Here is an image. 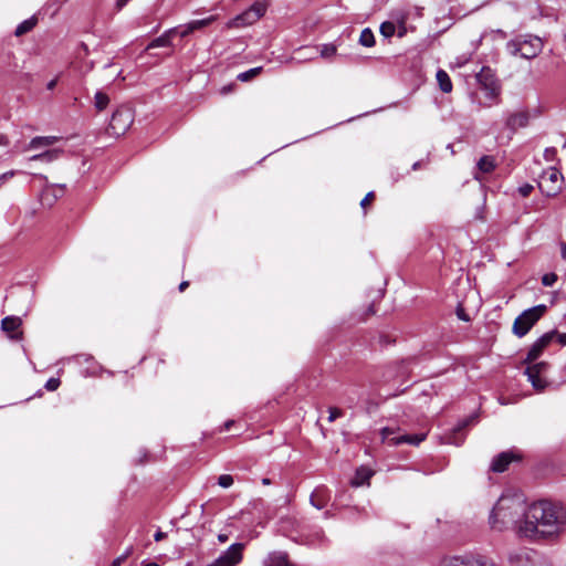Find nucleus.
Here are the masks:
<instances>
[{"label":"nucleus","mask_w":566,"mask_h":566,"mask_svg":"<svg viewBox=\"0 0 566 566\" xmlns=\"http://www.w3.org/2000/svg\"><path fill=\"white\" fill-rule=\"evenodd\" d=\"M563 186V176L556 168L543 171L538 180V188L547 197L556 196Z\"/></svg>","instance_id":"6e6552de"},{"label":"nucleus","mask_w":566,"mask_h":566,"mask_svg":"<svg viewBox=\"0 0 566 566\" xmlns=\"http://www.w3.org/2000/svg\"><path fill=\"white\" fill-rule=\"evenodd\" d=\"M21 325V319L15 316H7L1 322L2 329L10 335L12 339H18L20 333L18 332Z\"/></svg>","instance_id":"f3484780"},{"label":"nucleus","mask_w":566,"mask_h":566,"mask_svg":"<svg viewBox=\"0 0 566 566\" xmlns=\"http://www.w3.org/2000/svg\"><path fill=\"white\" fill-rule=\"evenodd\" d=\"M547 306L539 304L522 312L514 321L513 333L517 337L525 336L531 328L541 319L546 313Z\"/></svg>","instance_id":"39448f33"},{"label":"nucleus","mask_w":566,"mask_h":566,"mask_svg":"<svg viewBox=\"0 0 566 566\" xmlns=\"http://www.w3.org/2000/svg\"><path fill=\"white\" fill-rule=\"evenodd\" d=\"M134 122V113L127 106L118 107L112 115L107 133L111 136L119 137L124 135Z\"/></svg>","instance_id":"0eeeda50"},{"label":"nucleus","mask_w":566,"mask_h":566,"mask_svg":"<svg viewBox=\"0 0 566 566\" xmlns=\"http://www.w3.org/2000/svg\"><path fill=\"white\" fill-rule=\"evenodd\" d=\"M373 475V471L367 468H360L356 471V476L353 480L355 486H359L369 481Z\"/></svg>","instance_id":"b1692460"},{"label":"nucleus","mask_w":566,"mask_h":566,"mask_svg":"<svg viewBox=\"0 0 566 566\" xmlns=\"http://www.w3.org/2000/svg\"><path fill=\"white\" fill-rule=\"evenodd\" d=\"M553 333H545L530 347L527 355L524 359V364L527 365L525 375L528 381L537 391H543L548 382L546 380V374L548 370V364L541 361L535 363L544 353V350L552 344Z\"/></svg>","instance_id":"7ed1b4c3"},{"label":"nucleus","mask_w":566,"mask_h":566,"mask_svg":"<svg viewBox=\"0 0 566 566\" xmlns=\"http://www.w3.org/2000/svg\"><path fill=\"white\" fill-rule=\"evenodd\" d=\"M218 484L224 489L230 488L233 484L232 475H230V474L220 475L218 479Z\"/></svg>","instance_id":"72a5a7b5"},{"label":"nucleus","mask_w":566,"mask_h":566,"mask_svg":"<svg viewBox=\"0 0 566 566\" xmlns=\"http://www.w3.org/2000/svg\"><path fill=\"white\" fill-rule=\"evenodd\" d=\"M218 19V15L213 14V15H209L205 19H200V20H193V21H190L189 23H187L180 31H179V35L181 38H185L187 35H189L190 33L197 31V30H201L208 25H210L211 23H213L216 20Z\"/></svg>","instance_id":"2eb2a0df"},{"label":"nucleus","mask_w":566,"mask_h":566,"mask_svg":"<svg viewBox=\"0 0 566 566\" xmlns=\"http://www.w3.org/2000/svg\"><path fill=\"white\" fill-rule=\"evenodd\" d=\"M262 566H294L284 552H272L262 562Z\"/></svg>","instance_id":"dca6fc26"},{"label":"nucleus","mask_w":566,"mask_h":566,"mask_svg":"<svg viewBox=\"0 0 566 566\" xmlns=\"http://www.w3.org/2000/svg\"><path fill=\"white\" fill-rule=\"evenodd\" d=\"M562 254H563V256L566 255V245L565 244H563V247H562Z\"/></svg>","instance_id":"052dcab7"},{"label":"nucleus","mask_w":566,"mask_h":566,"mask_svg":"<svg viewBox=\"0 0 566 566\" xmlns=\"http://www.w3.org/2000/svg\"><path fill=\"white\" fill-rule=\"evenodd\" d=\"M437 566H496L493 559L483 555H448L439 559Z\"/></svg>","instance_id":"423d86ee"},{"label":"nucleus","mask_w":566,"mask_h":566,"mask_svg":"<svg viewBox=\"0 0 566 566\" xmlns=\"http://www.w3.org/2000/svg\"><path fill=\"white\" fill-rule=\"evenodd\" d=\"M374 198H375L374 192H373V191L368 192V193L365 196V198L360 201V207H361L363 209H365V208H366V206H367L368 203H370V202H371V200H374Z\"/></svg>","instance_id":"79ce46f5"},{"label":"nucleus","mask_w":566,"mask_h":566,"mask_svg":"<svg viewBox=\"0 0 566 566\" xmlns=\"http://www.w3.org/2000/svg\"><path fill=\"white\" fill-rule=\"evenodd\" d=\"M521 455L514 451H504L497 454L491 463V470L493 472L502 473L504 472L509 464L514 460H520Z\"/></svg>","instance_id":"4468645a"},{"label":"nucleus","mask_w":566,"mask_h":566,"mask_svg":"<svg viewBox=\"0 0 566 566\" xmlns=\"http://www.w3.org/2000/svg\"><path fill=\"white\" fill-rule=\"evenodd\" d=\"M458 317L464 322H468L469 321V316L465 314L464 310L463 308H458Z\"/></svg>","instance_id":"a18cd8bd"},{"label":"nucleus","mask_w":566,"mask_h":566,"mask_svg":"<svg viewBox=\"0 0 566 566\" xmlns=\"http://www.w3.org/2000/svg\"><path fill=\"white\" fill-rule=\"evenodd\" d=\"M476 81L485 91L488 98H496L501 91V85L495 76L494 71L489 66H483L476 74Z\"/></svg>","instance_id":"9d476101"},{"label":"nucleus","mask_w":566,"mask_h":566,"mask_svg":"<svg viewBox=\"0 0 566 566\" xmlns=\"http://www.w3.org/2000/svg\"><path fill=\"white\" fill-rule=\"evenodd\" d=\"M59 140L56 136H38L31 139L28 145V149H38L41 147H49L54 145Z\"/></svg>","instance_id":"412c9836"},{"label":"nucleus","mask_w":566,"mask_h":566,"mask_svg":"<svg viewBox=\"0 0 566 566\" xmlns=\"http://www.w3.org/2000/svg\"><path fill=\"white\" fill-rule=\"evenodd\" d=\"M557 281V275L555 273H546L542 276V284L544 286H553Z\"/></svg>","instance_id":"f704fd0d"},{"label":"nucleus","mask_w":566,"mask_h":566,"mask_svg":"<svg viewBox=\"0 0 566 566\" xmlns=\"http://www.w3.org/2000/svg\"><path fill=\"white\" fill-rule=\"evenodd\" d=\"M537 554L530 548H517L509 554L511 566H536Z\"/></svg>","instance_id":"f8f14e48"},{"label":"nucleus","mask_w":566,"mask_h":566,"mask_svg":"<svg viewBox=\"0 0 566 566\" xmlns=\"http://www.w3.org/2000/svg\"><path fill=\"white\" fill-rule=\"evenodd\" d=\"M395 31H396V27L392 22H384L381 23L380 25V33L385 36V38H390L395 34Z\"/></svg>","instance_id":"c756f323"},{"label":"nucleus","mask_w":566,"mask_h":566,"mask_svg":"<svg viewBox=\"0 0 566 566\" xmlns=\"http://www.w3.org/2000/svg\"><path fill=\"white\" fill-rule=\"evenodd\" d=\"M555 154H556V149H555V148H547V149L545 150V158H546L547 160H552V159H553V157L555 156Z\"/></svg>","instance_id":"c03bdc74"},{"label":"nucleus","mask_w":566,"mask_h":566,"mask_svg":"<svg viewBox=\"0 0 566 566\" xmlns=\"http://www.w3.org/2000/svg\"><path fill=\"white\" fill-rule=\"evenodd\" d=\"M329 500L328 491L325 486L316 488L311 494V503L318 510L326 506Z\"/></svg>","instance_id":"6ab92c4d"},{"label":"nucleus","mask_w":566,"mask_h":566,"mask_svg":"<svg viewBox=\"0 0 566 566\" xmlns=\"http://www.w3.org/2000/svg\"><path fill=\"white\" fill-rule=\"evenodd\" d=\"M328 412H329V416H328V421L329 422H333L335 421L337 418L342 417L344 413L340 409L336 408V407H331L328 409Z\"/></svg>","instance_id":"4c0bfd02"},{"label":"nucleus","mask_w":566,"mask_h":566,"mask_svg":"<svg viewBox=\"0 0 566 566\" xmlns=\"http://www.w3.org/2000/svg\"><path fill=\"white\" fill-rule=\"evenodd\" d=\"M56 84H57V77H55V78L51 80V81L46 84V88L51 91V90H53V88L56 86Z\"/></svg>","instance_id":"09e8293b"},{"label":"nucleus","mask_w":566,"mask_h":566,"mask_svg":"<svg viewBox=\"0 0 566 566\" xmlns=\"http://www.w3.org/2000/svg\"><path fill=\"white\" fill-rule=\"evenodd\" d=\"M228 535L227 534H219L218 535V539L220 543H226L228 541Z\"/></svg>","instance_id":"603ef678"},{"label":"nucleus","mask_w":566,"mask_h":566,"mask_svg":"<svg viewBox=\"0 0 566 566\" xmlns=\"http://www.w3.org/2000/svg\"><path fill=\"white\" fill-rule=\"evenodd\" d=\"M142 566H160V565L155 562H150V563L143 564Z\"/></svg>","instance_id":"4d7b16f0"},{"label":"nucleus","mask_w":566,"mask_h":566,"mask_svg":"<svg viewBox=\"0 0 566 566\" xmlns=\"http://www.w3.org/2000/svg\"><path fill=\"white\" fill-rule=\"evenodd\" d=\"M261 71H262L261 66L253 67V69H250L249 71L238 74L237 78L241 82H247V81L251 80L252 77L259 75L261 73Z\"/></svg>","instance_id":"c85d7f7f"},{"label":"nucleus","mask_w":566,"mask_h":566,"mask_svg":"<svg viewBox=\"0 0 566 566\" xmlns=\"http://www.w3.org/2000/svg\"><path fill=\"white\" fill-rule=\"evenodd\" d=\"M109 103V98L106 94H104L103 92H97L95 94V107L98 109V111H103L107 107Z\"/></svg>","instance_id":"cd10ccee"},{"label":"nucleus","mask_w":566,"mask_h":566,"mask_svg":"<svg viewBox=\"0 0 566 566\" xmlns=\"http://www.w3.org/2000/svg\"><path fill=\"white\" fill-rule=\"evenodd\" d=\"M484 206L478 208L476 210V213H475V219L478 220H484Z\"/></svg>","instance_id":"49530a36"},{"label":"nucleus","mask_w":566,"mask_h":566,"mask_svg":"<svg viewBox=\"0 0 566 566\" xmlns=\"http://www.w3.org/2000/svg\"><path fill=\"white\" fill-rule=\"evenodd\" d=\"M189 283L187 281H182L180 284H179V291L180 292H184L187 287H188Z\"/></svg>","instance_id":"3c124183"},{"label":"nucleus","mask_w":566,"mask_h":566,"mask_svg":"<svg viewBox=\"0 0 566 566\" xmlns=\"http://www.w3.org/2000/svg\"><path fill=\"white\" fill-rule=\"evenodd\" d=\"M543 41L533 34H520L510 40L505 49L512 56H520L525 60L536 57L543 51Z\"/></svg>","instance_id":"20e7f679"},{"label":"nucleus","mask_w":566,"mask_h":566,"mask_svg":"<svg viewBox=\"0 0 566 566\" xmlns=\"http://www.w3.org/2000/svg\"><path fill=\"white\" fill-rule=\"evenodd\" d=\"M61 154H62V150H60V149H51V150H46L44 153L34 155V156L30 157L29 160H40L43 163H51V161L57 159L61 156Z\"/></svg>","instance_id":"5701e85b"},{"label":"nucleus","mask_w":566,"mask_h":566,"mask_svg":"<svg viewBox=\"0 0 566 566\" xmlns=\"http://www.w3.org/2000/svg\"><path fill=\"white\" fill-rule=\"evenodd\" d=\"M399 431V428L394 427H385L380 430L381 440L387 442L390 446H399L402 443H408L412 446H418L426 439L424 433L418 434H400L395 436Z\"/></svg>","instance_id":"1a4fd4ad"},{"label":"nucleus","mask_w":566,"mask_h":566,"mask_svg":"<svg viewBox=\"0 0 566 566\" xmlns=\"http://www.w3.org/2000/svg\"><path fill=\"white\" fill-rule=\"evenodd\" d=\"M129 0H118L120 7L125 6Z\"/></svg>","instance_id":"13d9d810"},{"label":"nucleus","mask_w":566,"mask_h":566,"mask_svg":"<svg viewBox=\"0 0 566 566\" xmlns=\"http://www.w3.org/2000/svg\"><path fill=\"white\" fill-rule=\"evenodd\" d=\"M532 191H533V186L530 184H525V185L518 187V192L522 197H528Z\"/></svg>","instance_id":"a19ab883"},{"label":"nucleus","mask_w":566,"mask_h":566,"mask_svg":"<svg viewBox=\"0 0 566 566\" xmlns=\"http://www.w3.org/2000/svg\"><path fill=\"white\" fill-rule=\"evenodd\" d=\"M478 168L484 174L493 171L495 168L494 159L491 156L481 157L478 161Z\"/></svg>","instance_id":"a878e982"},{"label":"nucleus","mask_w":566,"mask_h":566,"mask_svg":"<svg viewBox=\"0 0 566 566\" xmlns=\"http://www.w3.org/2000/svg\"><path fill=\"white\" fill-rule=\"evenodd\" d=\"M60 379L57 378H50L46 382H45V389L49 390V391H54L59 388L60 386Z\"/></svg>","instance_id":"58836bf2"},{"label":"nucleus","mask_w":566,"mask_h":566,"mask_svg":"<svg viewBox=\"0 0 566 566\" xmlns=\"http://www.w3.org/2000/svg\"><path fill=\"white\" fill-rule=\"evenodd\" d=\"M419 166H420V163H419V161H417V163H415V164L412 165V169H413V170H416V169H418V168H419Z\"/></svg>","instance_id":"bf43d9fd"},{"label":"nucleus","mask_w":566,"mask_h":566,"mask_svg":"<svg viewBox=\"0 0 566 566\" xmlns=\"http://www.w3.org/2000/svg\"><path fill=\"white\" fill-rule=\"evenodd\" d=\"M548 333H553L552 343L557 342L562 346H566V333H559L557 329H552Z\"/></svg>","instance_id":"2f4dec72"},{"label":"nucleus","mask_w":566,"mask_h":566,"mask_svg":"<svg viewBox=\"0 0 566 566\" xmlns=\"http://www.w3.org/2000/svg\"><path fill=\"white\" fill-rule=\"evenodd\" d=\"M249 11H253V14H258V20L265 13V7L260 4V3H256V4H253Z\"/></svg>","instance_id":"ea45409f"},{"label":"nucleus","mask_w":566,"mask_h":566,"mask_svg":"<svg viewBox=\"0 0 566 566\" xmlns=\"http://www.w3.org/2000/svg\"><path fill=\"white\" fill-rule=\"evenodd\" d=\"M262 484L269 485V484H271V480L268 478H264V479H262Z\"/></svg>","instance_id":"6e6d98bb"},{"label":"nucleus","mask_w":566,"mask_h":566,"mask_svg":"<svg viewBox=\"0 0 566 566\" xmlns=\"http://www.w3.org/2000/svg\"><path fill=\"white\" fill-rule=\"evenodd\" d=\"M437 82L440 90L443 93H450L452 91V82L449 74L444 70H438L436 74Z\"/></svg>","instance_id":"4be33fe9"},{"label":"nucleus","mask_w":566,"mask_h":566,"mask_svg":"<svg viewBox=\"0 0 566 566\" xmlns=\"http://www.w3.org/2000/svg\"><path fill=\"white\" fill-rule=\"evenodd\" d=\"M528 505L518 493L503 494L493 506L489 524L493 531L502 532L512 528L518 536L520 525L523 524Z\"/></svg>","instance_id":"f03ea898"},{"label":"nucleus","mask_w":566,"mask_h":566,"mask_svg":"<svg viewBox=\"0 0 566 566\" xmlns=\"http://www.w3.org/2000/svg\"><path fill=\"white\" fill-rule=\"evenodd\" d=\"M166 536H167V534H166V533H164V532H161V531H158V532H156V533H155V535H154V539H155L156 542H159V541H161V539L166 538Z\"/></svg>","instance_id":"de8ad7c7"},{"label":"nucleus","mask_w":566,"mask_h":566,"mask_svg":"<svg viewBox=\"0 0 566 566\" xmlns=\"http://www.w3.org/2000/svg\"><path fill=\"white\" fill-rule=\"evenodd\" d=\"M258 21V14H253V11L247 10L245 12L237 15L234 19L230 20L228 23V28H240L254 23Z\"/></svg>","instance_id":"a211bd4d"},{"label":"nucleus","mask_w":566,"mask_h":566,"mask_svg":"<svg viewBox=\"0 0 566 566\" xmlns=\"http://www.w3.org/2000/svg\"><path fill=\"white\" fill-rule=\"evenodd\" d=\"M52 190H53L54 197L57 198L59 196H62V193L64 191V186H62V185L52 186Z\"/></svg>","instance_id":"37998d69"},{"label":"nucleus","mask_w":566,"mask_h":566,"mask_svg":"<svg viewBox=\"0 0 566 566\" xmlns=\"http://www.w3.org/2000/svg\"><path fill=\"white\" fill-rule=\"evenodd\" d=\"M495 33H496L500 38H502V39L506 38V32H504V31H503V30H501V29L496 30V31H495Z\"/></svg>","instance_id":"864d4df0"},{"label":"nucleus","mask_w":566,"mask_h":566,"mask_svg":"<svg viewBox=\"0 0 566 566\" xmlns=\"http://www.w3.org/2000/svg\"><path fill=\"white\" fill-rule=\"evenodd\" d=\"M324 541H325V534H324L323 530L318 528L314 532L313 537L308 538L306 543L310 545H315V544L324 543Z\"/></svg>","instance_id":"7c9ffc66"},{"label":"nucleus","mask_w":566,"mask_h":566,"mask_svg":"<svg viewBox=\"0 0 566 566\" xmlns=\"http://www.w3.org/2000/svg\"><path fill=\"white\" fill-rule=\"evenodd\" d=\"M359 43L366 48H370L375 44V36L370 29L366 28L361 31Z\"/></svg>","instance_id":"bb28decb"},{"label":"nucleus","mask_w":566,"mask_h":566,"mask_svg":"<svg viewBox=\"0 0 566 566\" xmlns=\"http://www.w3.org/2000/svg\"><path fill=\"white\" fill-rule=\"evenodd\" d=\"M336 53V48L332 44H325L322 46L321 55L323 57L333 56Z\"/></svg>","instance_id":"c9c22d12"},{"label":"nucleus","mask_w":566,"mask_h":566,"mask_svg":"<svg viewBox=\"0 0 566 566\" xmlns=\"http://www.w3.org/2000/svg\"><path fill=\"white\" fill-rule=\"evenodd\" d=\"M233 423H234V421H233V420H229V421H227V422L224 423V429H226V430H229Z\"/></svg>","instance_id":"5fc2aeb1"},{"label":"nucleus","mask_w":566,"mask_h":566,"mask_svg":"<svg viewBox=\"0 0 566 566\" xmlns=\"http://www.w3.org/2000/svg\"><path fill=\"white\" fill-rule=\"evenodd\" d=\"M36 21H38V20H36V18H35V17H32V18H30V19H28V20H24L23 22H21V23L17 27V29H15V31H14V34H15L17 36H21V35H23V34L28 33L29 31H31V30L35 27Z\"/></svg>","instance_id":"393cba45"},{"label":"nucleus","mask_w":566,"mask_h":566,"mask_svg":"<svg viewBox=\"0 0 566 566\" xmlns=\"http://www.w3.org/2000/svg\"><path fill=\"white\" fill-rule=\"evenodd\" d=\"M15 170H9L0 175V188L8 184L15 176Z\"/></svg>","instance_id":"e433bc0d"},{"label":"nucleus","mask_w":566,"mask_h":566,"mask_svg":"<svg viewBox=\"0 0 566 566\" xmlns=\"http://www.w3.org/2000/svg\"><path fill=\"white\" fill-rule=\"evenodd\" d=\"M566 530V506L542 500L528 505L518 537L538 539L557 536Z\"/></svg>","instance_id":"f257e3e1"},{"label":"nucleus","mask_w":566,"mask_h":566,"mask_svg":"<svg viewBox=\"0 0 566 566\" xmlns=\"http://www.w3.org/2000/svg\"><path fill=\"white\" fill-rule=\"evenodd\" d=\"M8 145H9L8 137L3 134H0V146H8Z\"/></svg>","instance_id":"8fccbe9b"},{"label":"nucleus","mask_w":566,"mask_h":566,"mask_svg":"<svg viewBox=\"0 0 566 566\" xmlns=\"http://www.w3.org/2000/svg\"><path fill=\"white\" fill-rule=\"evenodd\" d=\"M133 554V547L129 546L123 555L115 558L112 563V566H120L130 555Z\"/></svg>","instance_id":"473e14b6"},{"label":"nucleus","mask_w":566,"mask_h":566,"mask_svg":"<svg viewBox=\"0 0 566 566\" xmlns=\"http://www.w3.org/2000/svg\"><path fill=\"white\" fill-rule=\"evenodd\" d=\"M530 119L531 114L528 111L514 112L507 115L505 126L514 133L518 128L526 127L530 124Z\"/></svg>","instance_id":"ddd939ff"},{"label":"nucleus","mask_w":566,"mask_h":566,"mask_svg":"<svg viewBox=\"0 0 566 566\" xmlns=\"http://www.w3.org/2000/svg\"><path fill=\"white\" fill-rule=\"evenodd\" d=\"M243 548V544L234 543L208 566H237L242 560Z\"/></svg>","instance_id":"9b49d317"},{"label":"nucleus","mask_w":566,"mask_h":566,"mask_svg":"<svg viewBox=\"0 0 566 566\" xmlns=\"http://www.w3.org/2000/svg\"><path fill=\"white\" fill-rule=\"evenodd\" d=\"M179 31L177 28L169 29L165 33H163L160 36L154 39L148 45L147 50L155 49V48H166L171 44V39L175 34H177Z\"/></svg>","instance_id":"aec40b11"}]
</instances>
